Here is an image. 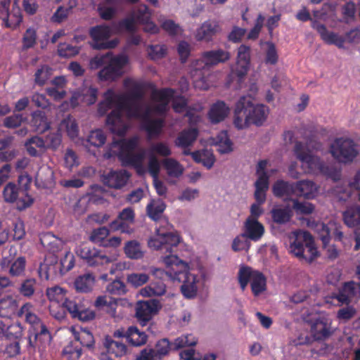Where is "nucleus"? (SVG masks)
I'll list each match as a JSON object with an SVG mask.
<instances>
[{
  "label": "nucleus",
  "instance_id": "nucleus-1",
  "mask_svg": "<svg viewBox=\"0 0 360 360\" xmlns=\"http://www.w3.org/2000/svg\"><path fill=\"white\" fill-rule=\"evenodd\" d=\"M165 223L167 227L156 229L157 236L148 240V246L166 255L162 257V260L168 267V276L173 281L182 283L181 292L185 297L193 298L197 293L196 277L189 272L188 264L174 254L180 243V237L171 231V225L167 221Z\"/></svg>",
  "mask_w": 360,
  "mask_h": 360
},
{
  "label": "nucleus",
  "instance_id": "nucleus-2",
  "mask_svg": "<svg viewBox=\"0 0 360 360\" xmlns=\"http://www.w3.org/2000/svg\"><path fill=\"white\" fill-rule=\"evenodd\" d=\"M143 97V88L140 84H135L128 94H117V108L112 110L106 117V124L112 133L119 136H124L127 133L128 128L122 118L123 110L129 117H141V101Z\"/></svg>",
  "mask_w": 360,
  "mask_h": 360
},
{
  "label": "nucleus",
  "instance_id": "nucleus-3",
  "mask_svg": "<svg viewBox=\"0 0 360 360\" xmlns=\"http://www.w3.org/2000/svg\"><path fill=\"white\" fill-rule=\"evenodd\" d=\"M268 108L263 104L255 105L251 96H243L236 103L233 124L238 129L252 124L261 126L267 117Z\"/></svg>",
  "mask_w": 360,
  "mask_h": 360
},
{
  "label": "nucleus",
  "instance_id": "nucleus-4",
  "mask_svg": "<svg viewBox=\"0 0 360 360\" xmlns=\"http://www.w3.org/2000/svg\"><path fill=\"white\" fill-rule=\"evenodd\" d=\"M32 183L31 176L27 173L21 174L18 178V184L8 183L3 191V197L6 202L16 203L19 210H24L34 202V198L28 194Z\"/></svg>",
  "mask_w": 360,
  "mask_h": 360
},
{
  "label": "nucleus",
  "instance_id": "nucleus-5",
  "mask_svg": "<svg viewBox=\"0 0 360 360\" xmlns=\"http://www.w3.org/2000/svg\"><path fill=\"white\" fill-rule=\"evenodd\" d=\"M238 281L240 287L244 291L250 283L252 294L257 297L266 289V278L259 271L253 269L247 265L240 266L238 272Z\"/></svg>",
  "mask_w": 360,
  "mask_h": 360
},
{
  "label": "nucleus",
  "instance_id": "nucleus-6",
  "mask_svg": "<svg viewBox=\"0 0 360 360\" xmlns=\"http://www.w3.org/2000/svg\"><path fill=\"white\" fill-rule=\"evenodd\" d=\"M329 152L338 162L347 164L359 155L358 145L350 138H336L330 144Z\"/></svg>",
  "mask_w": 360,
  "mask_h": 360
},
{
  "label": "nucleus",
  "instance_id": "nucleus-7",
  "mask_svg": "<svg viewBox=\"0 0 360 360\" xmlns=\"http://www.w3.org/2000/svg\"><path fill=\"white\" fill-rule=\"evenodd\" d=\"M312 27L318 32L324 42L335 45L338 48H343L345 42L359 43L360 41L359 28L351 30L343 37L338 33L328 30L323 24L316 21L312 22Z\"/></svg>",
  "mask_w": 360,
  "mask_h": 360
},
{
  "label": "nucleus",
  "instance_id": "nucleus-8",
  "mask_svg": "<svg viewBox=\"0 0 360 360\" xmlns=\"http://www.w3.org/2000/svg\"><path fill=\"white\" fill-rule=\"evenodd\" d=\"M138 145L139 139L136 136L113 141V146H117V158L122 165L125 164H140L142 158L141 155L146 153V150L141 148L137 153H134Z\"/></svg>",
  "mask_w": 360,
  "mask_h": 360
},
{
  "label": "nucleus",
  "instance_id": "nucleus-9",
  "mask_svg": "<svg viewBox=\"0 0 360 360\" xmlns=\"http://www.w3.org/2000/svg\"><path fill=\"white\" fill-rule=\"evenodd\" d=\"M297 158L302 162V166L307 172L322 174L334 181L340 179V171L333 167L325 165L320 159L313 155L311 152H299Z\"/></svg>",
  "mask_w": 360,
  "mask_h": 360
},
{
  "label": "nucleus",
  "instance_id": "nucleus-10",
  "mask_svg": "<svg viewBox=\"0 0 360 360\" xmlns=\"http://www.w3.org/2000/svg\"><path fill=\"white\" fill-rule=\"evenodd\" d=\"M294 255L311 262L318 254L311 236L307 231H294Z\"/></svg>",
  "mask_w": 360,
  "mask_h": 360
},
{
  "label": "nucleus",
  "instance_id": "nucleus-11",
  "mask_svg": "<svg viewBox=\"0 0 360 360\" xmlns=\"http://www.w3.org/2000/svg\"><path fill=\"white\" fill-rule=\"evenodd\" d=\"M77 254L91 267L105 268L115 260L113 256H108L102 250L86 245H80L77 250Z\"/></svg>",
  "mask_w": 360,
  "mask_h": 360
},
{
  "label": "nucleus",
  "instance_id": "nucleus-12",
  "mask_svg": "<svg viewBox=\"0 0 360 360\" xmlns=\"http://www.w3.org/2000/svg\"><path fill=\"white\" fill-rule=\"evenodd\" d=\"M89 34L93 40L92 47L95 49H112L117 44L116 40L108 41L111 30L108 25H100L93 27L89 30Z\"/></svg>",
  "mask_w": 360,
  "mask_h": 360
},
{
  "label": "nucleus",
  "instance_id": "nucleus-13",
  "mask_svg": "<svg viewBox=\"0 0 360 360\" xmlns=\"http://www.w3.org/2000/svg\"><path fill=\"white\" fill-rule=\"evenodd\" d=\"M306 321L311 322V333L317 340L326 339L333 333L331 320L327 317L319 316L318 318Z\"/></svg>",
  "mask_w": 360,
  "mask_h": 360
},
{
  "label": "nucleus",
  "instance_id": "nucleus-14",
  "mask_svg": "<svg viewBox=\"0 0 360 360\" xmlns=\"http://www.w3.org/2000/svg\"><path fill=\"white\" fill-rule=\"evenodd\" d=\"M309 226L316 233L323 243V247L327 246L330 238V232L333 231L336 236L340 239L342 236V233L338 229L337 224L331 221L328 224H325L323 222H312Z\"/></svg>",
  "mask_w": 360,
  "mask_h": 360
},
{
  "label": "nucleus",
  "instance_id": "nucleus-15",
  "mask_svg": "<svg viewBox=\"0 0 360 360\" xmlns=\"http://www.w3.org/2000/svg\"><path fill=\"white\" fill-rule=\"evenodd\" d=\"M360 294V285L354 281L346 283L338 295H334L326 300V303L335 304V301L339 304L350 302V299Z\"/></svg>",
  "mask_w": 360,
  "mask_h": 360
},
{
  "label": "nucleus",
  "instance_id": "nucleus-16",
  "mask_svg": "<svg viewBox=\"0 0 360 360\" xmlns=\"http://www.w3.org/2000/svg\"><path fill=\"white\" fill-rule=\"evenodd\" d=\"M174 94V90L171 88L153 90L151 92L152 99L160 102L153 107V110L159 115L165 114L167 110V105Z\"/></svg>",
  "mask_w": 360,
  "mask_h": 360
},
{
  "label": "nucleus",
  "instance_id": "nucleus-17",
  "mask_svg": "<svg viewBox=\"0 0 360 360\" xmlns=\"http://www.w3.org/2000/svg\"><path fill=\"white\" fill-rule=\"evenodd\" d=\"M131 174L124 169L111 170L107 174L103 175V183L108 187L119 189L124 186Z\"/></svg>",
  "mask_w": 360,
  "mask_h": 360
},
{
  "label": "nucleus",
  "instance_id": "nucleus-18",
  "mask_svg": "<svg viewBox=\"0 0 360 360\" xmlns=\"http://www.w3.org/2000/svg\"><path fill=\"white\" fill-rule=\"evenodd\" d=\"M150 109L147 108L145 112H142L144 119L142 123V128L147 132L149 138L159 136L164 127V120L162 119H150L148 117Z\"/></svg>",
  "mask_w": 360,
  "mask_h": 360
},
{
  "label": "nucleus",
  "instance_id": "nucleus-19",
  "mask_svg": "<svg viewBox=\"0 0 360 360\" xmlns=\"http://www.w3.org/2000/svg\"><path fill=\"white\" fill-rule=\"evenodd\" d=\"M243 228V236L254 242L260 240L265 232L264 225L255 219H246Z\"/></svg>",
  "mask_w": 360,
  "mask_h": 360
},
{
  "label": "nucleus",
  "instance_id": "nucleus-20",
  "mask_svg": "<svg viewBox=\"0 0 360 360\" xmlns=\"http://www.w3.org/2000/svg\"><path fill=\"white\" fill-rule=\"evenodd\" d=\"M97 68H123L127 65L129 58L125 54L111 56L109 54L95 58Z\"/></svg>",
  "mask_w": 360,
  "mask_h": 360
},
{
  "label": "nucleus",
  "instance_id": "nucleus-21",
  "mask_svg": "<svg viewBox=\"0 0 360 360\" xmlns=\"http://www.w3.org/2000/svg\"><path fill=\"white\" fill-rule=\"evenodd\" d=\"M230 109L223 101H217L213 103L208 112V118L212 124L223 121L229 115Z\"/></svg>",
  "mask_w": 360,
  "mask_h": 360
},
{
  "label": "nucleus",
  "instance_id": "nucleus-22",
  "mask_svg": "<svg viewBox=\"0 0 360 360\" xmlns=\"http://www.w3.org/2000/svg\"><path fill=\"white\" fill-rule=\"evenodd\" d=\"M230 58L228 51L222 49L205 51L202 53L201 60L205 65H217L220 63H224Z\"/></svg>",
  "mask_w": 360,
  "mask_h": 360
},
{
  "label": "nucleus",
  "instance_id": "nucleus-23",
  "mask_svg": "<svg viewBox=\"0 0 360 360\" xmlns=\"http://www.w3.org/2000/svg\"><path fill=\"white\" fill-rule=\"evenodd\" d=\"M274 195L284 200H292V184L284 180H277L272 186Z\"/></svg>",
  "mask_w": 360,
  "mask_h": 360
},
{
  "label": "nucleus",
  "instance_id": "nucleus-24",
  "mask_svg": "<svg viewBox=\"0 0 360 360\" xmlns=\"http://www.w3.org/2000/svg\"><path fill=\"white\" fill-rule=\"evenodd\" d=\"M148 335L141 331L136 326H130L126 331V339L129 345L134 347H141L146 344Z\"/></svg>",
  "mask_w": 360,
  "mask_h": 360
},
{
  "label": "nucleus",
  "instance_id": "nucleus-25",
  "mask_svg": "<svg viewBox=\"0 0 360 360\" xmlns=\"http://www.w3.org/2000/svg\"><path fill=\"white\" fill-rule=\"evenodd\" d=\"M198 136V130L196 128L185 129L179 134L175 144L182 148H188L195 142Z\"/></svg>",
  "mask_w": 360,
  "mask_h": 360
},
{
  "label": "nucleus",
  "instance_id": "nucleus-26",
  "mask_svg": "<svg viewBox=\"0 0 360 360\" xmlns=\"http://www.w3.org/2000/svg\"><path fill=\"white\" fill-rule=\"evenodd\" d=\"M303 196L306 198H314L318 193V187L316 185L309 180H303L297 183L294 188V193Z\"/></svg>",
  "mask_w": 360,
  "mask_h": 360
},
{
  "label": "nucleus",
  "instance_id": "nucleus-27",
  "mask_svg": "<svg viewBox=\"0 0 360 360\" xmlns=\"http://www.w3.org/2000/svg\"><path fill=\"white\" fill-rule=\"evenodd\" d=\"M218 29L219 26L216 22L210 20L205 21L200 27L197 30L195 37L198 41H210L218 31Z\"/></svg>",
  "mask_w": 360,
  "mask_h": 360
},
{
  "label": "nucleus",
  "instance_id": "nucleus-28",
  "mask_svg": "<svg viewBox=\"0 0 360 360\" xmlns=\"http://www.w3.org/2000/svg\"><path fill=\"white\" fill-rule=\"evenodd\" d=\"M103 345L110 354H114L116 357L124 356L127 352V347L125 344L114 340L110 336H105Z\"/></svg>",
  "mask_w": 360,
  "mask_h": 360
},
{
  "label": "nucleus",
  "instance_id": "nucleus-29",
  "mask_svg": "<svg viewBox=\"0 0 360 360\" xmlns=\"http://www.w3.org/2000/svg\"><path fill=\"white\" fill-rule=\"evenodd\" d=\"M336 7V5L333 4H324L321 9L313 11L314 18L316 20L335 21L337 18Z\"/></svg>",
  "mask_w": 360,
  "mask_h": 360
},
{
  "label": "nucleus",
  "instance_id": "nucleus-30",
  "mask_svg": "<svg viewBox=\"0 0 360 360\" xmlns=\"http://www.w3.org/2000/svg\"><path fill=\"white\" fill-rule=\"evenodd\" d=\"M292 208L289 205L274 207L271 210L272 220L277 224H284L290 221L292 217Z\"/></svg>",
  "mask_w": 360,
  "mask_h": 360
},
{
  "label": "nucleus",
  "instance_id": "nucleus-31",
  "mask_svg": "<svg viewBox=\"0 0 360 360\" xmlns=\"http://www.w3.org/2000/svg\"><path fill=\"white\" fill-rule=\"evenodd\" d=\"M18 302L11 296L0 299V317H10L18 311Z\"/></svg>",
  "mask_w": 360,
  "mask_h": 360
},
{
  "label": "nucleus",
  "instance_id": "nucleus-32",
  "mask_svg": "<svg viewBox=\"0 0 360 360\" xmlns=\"http://www.w3.org/2000/svg\"><path fill=\"white\" fill-rule=\"evenodd\" d=\"M345 224L349 227L360 224V206L354 205L348 207L342 214Z\"/></svg>",
  "mask_w": 360,
  "mask_h": 360
},
{
  "label": "nucleus",
  "instance_id": "nucleus-33",
  "mask_svg": "<svg viewBox=\"0 0 360 360\" xmlns=\"http://www.w3.org/2000/svg\"><path fill=\"white\" fill-rule=\"evenodd\" d=\"M82 354V349L77 342L70 341L61 352L63 360H78Z\"/></svg>",
  "mask_w": 360,
  "mask_h": 360
},
{
  "label": "nucleus",
  "instance_id": "nucleus-34",
  "mask_svg": "<svg viewBox=\"0 0 360 360\" xmlns=\"http://www.w3.org/2000/svg\"><path fill=\"white\" fill-rule=\"evenodd\" d=\"M117 96L112 90H108L105 94L104 101L99 103L98 105V113L100 116L105 115L112 107L117 106Z\"/></svg>",
  "mask_w": 360,
  "mask_h": 360
},
{
  "label": "nucleus",
  "instance_id": "nucleus-35",
  "mask_svg": "<svg viewBox=\"0 0 360 360\" xmlns=\"http://www.w3.org/2000/svg\"><path fill=\"white\" fill-rule=\"evenodd\" d=\"M191 156L195 162L202 163L207 169L212 168L215 162L213 153L207 150L194 151Z\"/></svg>",
  "mask_w": 360,
  "mask_h": 360
},
{
  "label": "nucleus",
  "instance_id": "nucleus-36",
  "mask_svg": "<svg viewBox=\"0 0 360 360\" xmlns=\"http://www.w3.org/2000/svg\"><path fill=\"white\" fill-rule=\"evenodd\" d=\"M32 125L39 132H44L50 128V123L47 120L45 113L37 110L32 115Z\"/></svg>",
  "mask_w": 360,
  "mask_h": 360
},
{
  "label": "nucleus",
  "instance_id": "nucleus-37",
  "mask_svg": "<svg viewBox=\"0 0 360 360\" xmlns=\"http://www.w3.org/2000/svg\"><path fill=\"white\" fill-rule=\"evenodd\" d=\"M67 290L60 286L55 285L47 288L46 295L51 302H55L58 304H61L65 300Z\"/></svg>",
  "mask_w": 360,
  "mask_h": 360
},
{
  "label": "nucleus",
  "instance_id": "nucleus-38",
  "mask_svg": "<svg viewBox=\"0 0 360 360\" xmlns=\"http://www.w3.org/2000/svg\"><path fill=\"white\" fill-rule=\"evenodd\" d=\"M165 208L166 205L162 200H152L146 207L147 214L153 221H158L160 219Z\"/></svg>",
  "mask_w": 360,
  "mask_h": 360
},
{
  "label": "nucleus",
  "instance_id": "nucleus-39",
  "mask_svg": "<svg viewBox=\"0 0 360 360\" xmlns=\"http://www.w3.org/2000/svg\"><path fill=\"white\" fill-rule=\"evenodd\" d=\"M22 21V12L19 6H13L9 13V16L4 22L6 27L11 29H16Z\"/></svg>",
  "mask_w": 360,
  "mask_h": 360
},
{
  "label": "nucleus",
  "instance_id": "nucleus-40",
  "mask_svg": "<svg viewBox=\"0 0 360 360\" xmlns=\"http://www.w3.org/2000/svg\"><path fill=\"white\" fill-rule=\"evenodd\" d=\"M94 283V277L89 274L80 276L75 281L76 290L82 292H89Z\"/></svg>",
  "mask_w": 360,
  "mask_h": 360
},
{
  "label": "nucleus",
  "instance_id": "nucleus-41",
  "mask_svg": "<svg viewBox=\"0 0 360 360\" xmlns=\"http://www.w3.org/2000/svg\"><path fill=\"white\" fill-rule=\"evenodd\" d=\"M153 350L158 357V359L162 360L169 354L172 351L171 342L168 338H162L158 340L153 347Z\"/></svg>",
  "mask_w": 360,
  "mask_h": 360
},
{
  "label": "nucleus",
  "instance_id": "nucleus-42",
  "mask_svg": "<svg viewBox=\"0 0 360 360\" xmlns=\"http://www.w3.org/2000/svg\"><path fill=\"white\" fill-rule=\"evenodd\" d=\"M68 8L59 6L51 18V21L55 23H61L66 20L70 11L77 5L76 0H70Z\"/></svg>",
  "mask_w": 360,
  "mask_h": 360
},
{
  "label": "nucleus",
  "instance_id": "nucleus-43",
  "mask_svg": "<svg viewBox=\"0 0 360 360\" xmlns=\"http://www.w3.org/2000/svg\"><path fill=\"white\" fill-rule=\"evenodd\" d=\"M197 342V339L192 335H181L171 342L172 349L176 351L185 347L195 346Z\"/></svg>",
  "mask_w": 360,
  "mask_h": 360
},
{
  "label": "nucleus",
  "instance_id": "nucleus-44",
  "mask_svg": "<svg viewBox=\"0 0 360 360\" xmlns=\"http://www.w3.org/2000/svg\"><path fill=\"white\" fill-rule=\"evenodd\" d=\"M75 342H79L80 345L88 347L93 348L94 346V338L93 334L88 329L82 328L80 332L75 333Z\"/></svg>",
  "mask_w": 360,
  "mask_h": 360
},
{
  "label": "nucleus",
  "instance_id": "nucleus-45",
  "mask_svg": "<svg viewBox=\"0 0 360 360\" xmlns=\"http://www.w3.org/2000/svg\"><path fill=\"white\" fill-rule=\"evenodd\" d=\"M136 23L143 24L147 22L151 18V12L148 7L145 4H141L136 10L130 13Z\"/></svg>",
  "mask_w": 360,
  "mask_h": 360
},
{
  "label": "nucleus",
  "instance_id": "nucleus-46",
  "mask_svg": "<svg viewBox=\"0 0 360 360\" xmlns=\"http://www.w3.org/2000/svg\"><path fill=\"white\" fill-rule=\"evenodd\" d=\"M250 63V48L245 44L238 49L237 68H249Z\"/></svg>",
  "mask_w": 360,
  "mask_h": 360
},
{
  "label": "nucleus",
  "instance_id": "nucleus-47",
  "mask_svg": "<svg viewBox=\"0 0 360 360\" xmlns=\"http://www.w3.org/2000/svg\"><path fill=\"white\" fill-rule=\"evenodd\" d=\"M124 250L127 257L130 259H140L143 255V252L141 251V249L140 243L136 240L128 241L125 244Z\"/></svg>",
  "mask_w": 360,
  "mask_h": 360
},
{
  "label": "nucleus",
  "instance_id": "nucleus-48",
  "mask_svg": "<svg viewBox=\"0 0 360 360\" xmlns=\"http://www.w3.org/2000/svg\"><path fill=\"white\" fill-rule=\"evenodd\" d=\"M37 280L28 278L23 280L18 288L19 292L25 297H31L35 292Z\"/></svg>",
  "mask_w": 360,
  "mask_h": 360
},
{
  "label": "nucleus",
  "instance_id": "nucleus-49",
  "mask_svg": "<svg viewBox=\"0 0 360 360\" xmlns=\"http://www.w3.org/2000/svg\"><path fill=\"white\" fill-rule=\"evenodd\" d=\"M216 143L221 153H228L232 150V142L226 131H222L216 137Z\"/></svg>",
  "mask_w": 360,
  "mask_h": 360
},
{
  "label": "nucleus",
  "instance_id": "nucleus-50",
  "mask_svg": "<svg viewBox=\"0 0 360 360\" xmlns=\"http://www.w3.org/2000/svg\"><path fill=\"white\" fill-rule=\"evenodd\" d=\"M124 74L123 69H101L98 76L100 80L114 82Z\"/></svg>",
  "mask_w": 360,
  "mask_h": 360
},
{
  "label": "nucleus",
  "instance_id": "nucleus-51",
  "mask_svg": "<svg viewBox=\"0 0 360 360\" xmlns=\"http://www.w3.org/2000/svg\"><path fill=\"white\" fill-rule=\"evenodd\" d=\"M163 165L168 175L171 176L179 177L183 174L184 169L181 165L174 159H165L163 161Z\"/></svg>",
  "mask_w": 360,
  "mask_h": 360
},
{
  "label": "nucleus",
  "instance_id": "nucleus-52",
  "mask_svg": "<svg viewBox=\"0 0 360 360\" xmlns=\"http://www.w3.org/2000/svg\"><path fill=\"white\" fill-rule=\"evenodd\" d=\"M148 57L153 60L165 58L167 53V48L165 44L150 45L147 48Z\"/></svg>",
  "mask_w": 360,
  "mask_h": 360
},
{
  "label": "nucleus",
  "instance_id": "nucleus-53",
  "mask_svg": "<svg viewBox=\"0 0 360 360\" xmlns=\"http://www.w3.org/2000/svg\"><path fill=\"white\" fill-rule=\"evenodd\" d=\"M37 31L33 27H29L25 32L22 39V49L27 50L34 46L37 43Z\"/></svg>",
  "mask_w": 360,
  "mask_h": 360
},
{
  "label": "nucleus",
  "instance_id": "nucleus-54",
  "mask_svg": "<svg viewBox=\"0 0 360 360\" xmlns=\"http://www.w3.org/2000/svg\"><path fill=\"white\" fill-rule=\"evenodd\" d=\"M25 266V257H18L11 264L9 274L12 276H21L24 275Z\"/></svg>",
  "mask_w": 360,
  "mask_h": 360
},
{
  "label": "nucleus",
  "instance_id": "nucleus-55",
  "mask_svg": "<svg viewBox=\"0 0 360 360\" xmlns=\"http://www.w3.org/2000/svg\"><path fill=\"white\" fill-rule=\"evenodd\" d=\"M82 305L80 300L66 297L61 307L65 309L73 319H75Z\"/></svg>",
  "mask_w": 360,
  "mask_h": 360
},
{
  "label": "nucleus",
  "instance_id": "nucleus-56",
  "mask_svg": "<svg viewBox=\"0 0 360 360\" xmlns=\"http://www.w3.org/2000/svg\"><path fill=\"white\" fill-rule=\"evenodd\" d=\"M152 314L146 305L142 302H139L136 307V316L138 321L143 326H146L147 323L152 319Z\"/></svg>",
  "mask_w": 360,
  "mask_h": 360
},
{
  "label": "nucleus",
  "instance_id": "nucleus-57",
  "mask_svg": "<svg viewBox=\"0 0 360 360\" xmlns=\"http://www.w3.org/2000/svg\"><path fill=\"white\" fill-rule=\"evenodd\" d=\"M106 140V136L101 129L93 130L90 132L87 138V141L94 146H102Z\"/></svg>",
  "mask_w": 360,
  "mask_h": 360
},
{
  "label": "nucleus",
  "instance_id": "nucleus-58",
  "mask_svg": "<svg viewBox=\"0 0 360 360\" xmlns=\"http://www.w3.org/2000/svg\"><path fill=\"white\" fill-rule=\"evenodd\" d=\"M79 47L72 44L64 43L60 44L58 48V52L60 56L70 58L76 56L79 52Z\"/></svg>",
  "mask_w": 360,
  "mask_h": 360
},
{
  "label": "nucleus",
  "instance_id": "nucleus-59",
  "mask_svg": "<svg viewBox=\"0 0 360 360\" xmlns=\"http://www.w3.org/2000/svg\"><path fill=\"white\" fill-rule=\"evenodd\" d=\"M106 290L110 295H123L127 292V288L123 281L115 280L107 285Z\"/></svg>",
  "mask_w": 360,
  "mask_h": 360
},
{
  "label": "nucleus",
  "instance_id": "nucleus-60",
  "mask_svg": "<svg viewBox=\"0 0 360 360\" xmlns=\"http://www.w3.org/2000/svg\"><path fill=\"white\" fill-rule=\"evenodd\" d=\"M31 305L29 303L25 304L18 311L19 316H25V320L27 323L35 325L40 322L39 317L34 313L29 311Z\"/></svg>",
  "mask_w": 360,
  "mask_h": 360
},
{
  "label": "nucleus",
  "instance_id": "nucleus-61",
  "mask_svg": "<svg viewBox=\"0 0 360 360\" xmlns=\"http://www.w3.org/2000/svg\"><path fill=\"white\" fill-rule=\"evenodd\" d=\"M133 224L129 221L115 219L110 223L109 226L112 231H120L122 233H131L133 229L131 227V225Z\"/></svg>",
  "mask_w": 360,
  "mask_h": 360
},
{
  "label": "nucleus",
  "instance_id": "nucleus-62",
  "mask_svg": "<svg viewBox=\"0 0 360 360\" xmlns=\"http://www.w3.org/2000/svg\"><path fill=\"white\" fill-rule=\"evenodd\" d=\"M247 239L246 236H243V233L237 236L232 242V250L234 252L248 250L250 248V244Z\"/></svg>",
  "mask_w": 360,
  "mask_h": 360
},
{
  "label": "nucleus",
  "instance_id": "nucleus-63",
  "mask_svg": "<svg viewBox=\"0 0 360 360\" xmlns=\"http://www.w3.org/2000/svg\"><path fill=\"white\" fill-rule=\"evenodd\" d=\"M110 234L109 229L105 226L99 227L92 231L90 239L96 243H105V239Z\"/></svg>",
  "mask_w": 360,
  "mask_h": 360
},
{
  "label": "nucleus",
  "instance_id": "nucleus-64",
  "mask_svg": "<svg viewBox=\"0 0 360 360\" xmlns=\"http://www.w3.org/2000/svg\"><path fill=\"white\" fill-rule=\"evenodd\" d=\"M149 277L146 274H131L127 276V281L134 287H139L148 281Z\"/></svg>",
  "mask_w": 360,
  "mask_h": 360
}]
</instances>
